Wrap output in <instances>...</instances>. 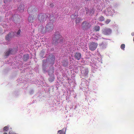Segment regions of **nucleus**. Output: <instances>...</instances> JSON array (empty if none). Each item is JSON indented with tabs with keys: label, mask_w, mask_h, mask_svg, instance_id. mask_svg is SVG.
Listing matches in <instances>:
<instances>
[{
	"label": "nucleus",
	"mask_w": 134,
	"mask_h": 134,
	"mask_svg": "<svg viewBox=\"0 0 134 134\" xmlns=\"http://www.w3.org/2000/svg\"><path fill=\"white\" fill-rule=\"evenodd\" d=\"M54 19L53 17H50V21L52 23L50 22L47 24L46 27V30L47 31H50L53 30L54 28V25L53 24V22L54 21V20L53 21L52 20L53 19Z\"/></svg>",
	"instance_id": "1"
},
{
	"label": "nucleus",
	"mask_w": 134,
	"mask_h": 134,
	"mask_svg": "<svg viewBox=\"0 0 134 134\" xmlns=\"http://www.w3.org/2000/svg\"><path fill=\"white\" fill-rule=\"evenodd\" d=\"M63 38L61 35H56L53 39V43L55 44L59 43L62 42Z\"/></svg>",
	"instance_id": "2"
},
{
	"label": "nucleus",
	"mask_w": 134,
	"mask_h": 134,
	"mask_svg": "<svg viewBox=\"0 0 134 134\" xmlns=\"http://www.w3.org/2000/svg\"><path fill=\"white\" fill-rule=\"evenodd\" d=\"M116 13V12L114 10L112 9V7L110 6L108 7L107 10H105L104 12V13L107 16L111 15H113V13Z\"/></svg>",
	"instance_id": "3"
},
{
	"label": "nucleus",
	"mask_w": 134,
	"mask_h": 134,
	"mask_svg": "<svg viewBox=\"0 0 134 134\" xmlns=\"http://www.w3.org/2000/svg\"><path fill=\"white\" fill-rule=\"evenodd\" d=\"M82 29L84 30H87L89 29L91 26V24L89 22L84 21L82 23Z\"/></svg>",
	"instance_id": "4"
},
{
	"label": "nucleus",
	"mask_w": 134,
	"mask_h": 134,
	"mask_svg": "<svg viewBox=\"0 0 134 134\" xmlns=\"http://www.w3.org/2000/svg\"><path fill=\"white\" fill-rule=\"evenodd\" d=\"M98 44L94 42H92L89 44V47L90 50L94 51L97 48Z\"/></svg>",
	"instance_id": "5"
},
{
	"label": "nucleus",
	"mask_w": 134,
	"mask_h": 134,
	"mask_svg": "<svg viewBox=\"0 0 134 134\" xmlns=\"http://www.w3.org/2000/svg\"><path fill=\"white\" fill-rule=\"evenodd\" d=\"M102 32L105 35H109L111 33L112 30L110 28H105L102 30Z\"/></svg>",
	"instance_id": "6"
},
{
	"label": "nucleus",
	"mask_w": 134,
	"mask_h": 134,
	"mask_svg": "<svg viewBox=\"0 0 134 134\" xmlns=\"http://www.w3.org/2000/svg\"><path fill=\"white\" fill-rule=\"evenodd\" d=\"M53 69L50 70L48 71V75L50 76V77L49 79V81L52 82L54 80V77L53 73Z\"/></svg>",
	"instance_id": "7"
},
{
	"label": "nucleus",
	"mask_w": 134,
	"mask_h": 134,
	"mask_svg": "<svg viewBox=\"0 0 134 134\" xmlns=\"http://www.w3.org/2000/svg\"><path fill=\"white\" fill-rule=\"evenodd\" d=\"M45 16V15L43 14H41L38 15L39 20L41 23H43L46 20Z\"/></svg>",
	"instance_id": "8"
},
{
	"label": "nucleus",
	"mask_w": 134,
	"mask_h": 134,
	"mask_svg": "<svg viewBox=\"0 0 134 134\" xmlns=\"http://www.w3.org/2000/svg\"><path fill=\"white\" fill-rule=\"evenodd\" d=\"M88 72V70L87 68H82L81 69V73L85 76L87 77Z\"/></svg>",
	"instance_id": "9"
},
{
	"label": "nucleus",
	"mask_w": 134,
	"mask_h": 134,
	"mask_svg": "<svg viewBox=\"0 0 134 134\" xmlns=\"http://www.w3.org/2000/svg\"><path fill=\"white\" fill-rule=\"evenodd\" d=\"M39 31L42 33H45L47 31L46 28H44L42 25L40 26L39 27Z\"/></svg>",
	"instance_id": "10"
},
{
	"label": "nucleus",
	"mask_w": 134,
	"mask_h": 134,
	"mask_svg": "<svg viewBox=\"0 0 134 134\" xmlns=\"http://www.w3.org/2000/svg\"><path fill=\"white\" fill-rule=\"evenodd\" d=\"M86 13L89 15H91L94 13V10L93 9L90 10L86 9Z\"/></svg>",
	"instance_id": "11"
},
{
	"label": "nucleus",
	"mask_w": 134,
	"mask_h": 134,
	"mask_svg": "<svg viewBox=\"0 0 134 134\" xmlns=\"http://www.w3.org/2000/svg\"><path fill=\"white\" fill-rule=\"evenodd\" d=\"M14 52L13 49H9L7 50L5 53V56L6 57L8 56L9 55L11 54H13L14 53Z\"/></svg>",
	"instance_id": "12"
},
{
	"label": "nucleus",
	"mask_w": 134,
	"mask_h": 134,
	"mask_svg": "<svg viewBox=\"0 0 134 134\" xmlns=\"http://www.w3.org/2000/svg\"><path fill=\"white\" fill-rule=\"evenodd\" d=\"M24 6L23 4H21L19 5L18 10L21 12H23L24 10Z\"/></svg>",
	"instance_id": "13"
},
{
	"label": "nucleus",
	"mask_w": 134,
	"mask_h": 134,
	"mask_svg": "<svg viewBox=\"0 0 134 134\" xmlns=\"http://www.w3.org/2000/svg\"><path fill=\"white\" fill-rule=\"evenodd\" d=\"M36 19V18L34 16H29L28 18V20L30 22L32 23L34 22Z\"/></svg>",
	"instance_id": "14"
},
{
	"label": "nucleus",
	"mask_w": 134,
	"mask_h": 134,
	"mask_svg": "<svg viewBox=\"0 0 134 134\" xmlns=\"http://www.w3.org/2000/svg\"><path fill=\"white\" fill-rule=\"evenodd\" d=\"M81 54L80 53H76L75 56L76 59L78 60H79L81 58Z\"/></svg>",
	"instance_id": "15"
},
{
	"label": "nucleus",
	"mask_w": 134,
	"mask_h": 134,
	"mask_svg": "<svg viewBox=\"0 0 134 134\" xmlns=\"http://www.w3.org/2000/svg\"><path fill=\"white\" fill-rule=\"evenodd\" d=\"M34 9L32 7H31L29 8H28V13L30 14L31 13H32L34 12L35 11L34 10Z\"/></svg>",
	"instance_id": "16"
},
{
	"label": "nucleus",
	"mask_w": 134,
	"mask_h": 134,
	"mask_svg": "<svg viewBox=\"0 0 134 134\" xmlns=\"http://www.w3.org/2000/svg\"><path fill=\"white\" fill-rule=\"evenodd\" d=\"M12 33H10L9 34L5 37L6 40L9 41L12 37Z\"/></svg>",
	"instance_id": "17"
},
{
	"label": "nucleus",
	"mask_w": 134,
	"mask_h": 134,
	"mask_svg": "<svg viewBox=\"0 0 134 134\" xmlns=\"http://www.w3.org/2000/svg\"><path fill=\"white\" fill-rule=\"evenodd\" d=\"M100 47L102 48H105L106 47L107 44L105 43L102 42L101 43L99 44Z\"/></svg>",
	"instance_id": "18"
},
{
	"label": "nucleus",
	"mask_w": 134,
	"mask_h": 134,
	"mask_svg": "<svg viewBox=\"0 0 134 134\" xmlns=\"http://www.w3.org/2000/svg\"><path fill=\"white\" fill-rule=\"evenodd\" d=\"M78 16V15L77 13H75L74 14L72 15L71 16V18L72 19H76Z\"/></svg>",
	"instance_id": "19"
},
{
	"label": "nucleus",
	"mask_w": 134,
	"mask_h": 134,
	"mask_svg": "<svg viewBox=\"0 0 134 134\" xmlns=\"http://www.w3.org/2000/svg\"><path fill=\"white\" fill-rule=\"evenodd\" d=\"M29 56L27 54H26L24 56L23 60L24 61H26L29 58Z\"/></svg>",
	"instance_id": "20"
},
{
	"label": "nucleus",
	"mask_w": 134,
	"mask_h": 134,
	"mask_svg": "<svg viewBox=\"0 0 134 134\" xmlns=\"http://www.w3.org/2000/svg\"><path fill=\"white\" fill-rule=\"evenodd\" d=\"M76 19V23L80 22L82 20L81 18L79 17L77 18V17Z\"/></svg>",
	"instance_id": "21"
},
{
	"label": "nucleus",
	"mask_w": 134,
	"mask_h": 134,
	"mask_svg": "<svg viewBox=\"0 0 134 134\" xmlns=\"http://www.w3.org/2000/svg\"><path fill=\"white\" fill-rule=\"evenodd\" d=\"M9 125H8L7 126L4 127L3 129V130L4 132H6L8 130L9 128Z\"/></svg>",
	"instance_id": "22"
},
{
	"label": "nucleus",
	"mask_w": 134,
	"mask_h": 134,
	"mask_svg": "<svg viewBox=\"0 0 134 134\" xmlns=\"http://www.w3.org/2000/svg\"><path fill=\"white\" fill-rule=\"evenodd\" d=\"M98 20L99 21H102L104 20V18L103 16H101L99 18Z\"/></svg>",
	"instance_id": "23"
},
{
	"label": "nucleus",
	"mask_w": 134,
	"mask_h": 134,
	"mask_svg": "<svg viewBox=\"0 0 134 134\" xmlns=\"http://www.w3.org/2000/svg\"><path fill=\"white\" fill-rule=\"evenodd\" d=\"M94 30L96 31H99L100 30V27L98 26H96L94 27Z\"/></svg>",
	"instance_id": "24"
},
{
	"label": "nucleus",
	"mask_w": 134,
	"mask_h": 134,
	"mask_svg": "<svg viewBox=\"0 0 134 134\" xmlns=\"http://www.w3.org/2000/svg\"><path fill=\"white\" fill-rule=\"evenodd\" d=\"M125 45L124 44H122L120 46V48L122 50H125Z\"/></svg>",
	"instance_id": "25"
},
{
	"label": "nucleus",
	"mask_w": 134,
	"mask_h": 134,
	"mask_svg": "<svg viewBox=\"0 0 134 134\" xmlns=\"http://www.w3.org/2000/svg\"><path fill=\"white\" fill-rule=\"evenodd\" d=\"M58 132L60 133V134H65V132L64 133V132L63 129L59 130L58 131Z\"/></svg>",
	"instance_id": "26"
},
{
	"label": "nucleus",
	"mask_w": 134,
	"mask_h": 134,
	"mask_svg": "<svg viewBox=\"0 0 134 134\" xmlns=\"http://www.w3.org/2000/svg\"><path fill=\"white\" fill-rule=\"evenodd\" d=\"M111 21V20L110 19H107L105 22V24H108Z\"/></svg>",
	"instance_id": "27"
},
{
	"label": "nucleus",
	"mask_w": 134,
	"mask_h": 134,
	"mask_svg": "<svg viewBox=\"0 0 134 134\" xmlns=\"http://www.w3.org/2000/svg\"><path fill=\"white\" fill-rule=\"evenodd\" d=\"M97 60L98 61L100 64L102 63V60L101 58H98Z\"/></svg>",
	"instance_id": "28"
},
{
	"label": "nucleus",
	"mask_w": 134,
	"mask_h": 134,
	"mask_svg": "<svg viewBox=\"0 0 134 134\" xmlns=\"http://www.w3.org/2000/svg\"><path fill=\"white\" fill-rule=\"evenodd\" d=\"M55 58L54 57H53L52 58V64H54V62L55 60Z\"/></svg>",
	"instance_id": "29"
},
{
	"label": "nucleus",
	"mask_w": 134,
	"mask_h": 134,
	"mask_svg": "<svg viewBox=\"0 0 134 134\" xmlns=\"http://www.w3.org/2000/svg\"><path fill=\"white\" fill-rule=\"evenodd\" d=\"M21 32V30H19L17 31L16 33V35L17 36H19L20 35V32Z\"/></svg>",
	"instance_id": "30"
},
{
	"label": "nucleus",
	"mask_w": 134,
	"mask_h": 134,
	"mask_svg": "<svg viewBox=\"0 0 134 134\" xmlns=\"http://www.w3.org/2000/svg\"><path fill=\"white\" fill-rule=\"evenodd\" d=\"M14 132L12 131H10L9 132V134H16Z\"/></svg>",
	"instance_id": "31"
},
{
	"label": "nucleus",
	"mask_w": 134,
	"mask_h": 134,
	"mask_svg": "<svg viewBox=\"0 0 134 134\" xmlns=\"http://www.w3.org/2000/svg\"><path fill=\"white\" fill-rule=\"evenodd\" d=\"M97 36V37L98 38H100V35H98V34Z\"/></svg>",
	"instance_id": "32"
},
{
	"label": "nucleus",
	"mask_w": 134,
	"mask_h": 134,
	"mask_svg": "<svg viewBox=\"0 0 134 134\" xmlns=\"http://www.w3.org/2000/svg\"><path fill=\"white\" fill-rule=\"evenodd\" d=\"M131 35L132 36L134 35V32H133L131 33Z\"/></svg>",
	"instance_id": "33"
},
{
	"label": "nucleus",
	"mask_w": 134,
	"mask_h": 134,
	"mask_svg": "<svg viewBox=\"0 0 134 134\" xmlns=\"http://www.w3.org/2000/svg\"><path fill=\"white\" fill-rule=\"evenodd\" d=\"M53 6V4H51L50 5V6H51V7H52Z\"/></svg>",
	"instance_id": "34"
},
{
	"label": "nucleus",
	"mask_w": 134,
	"mask_h": 134,
	"mask_svg": "<svg viewBox=\"0 0 134 134\" xmlns=\"http://www.w3.org/2000/svg\"><path fill=\"white\" fill-rule=\"evenodd\" d=\"M3 134H8V133L6 132H4Z\"/></svg>",
	"instance_id": "35"
},
{
	"label": "nucleus",
	"mask_w": 134,
	"mask_h": 134,
	"mask_svg": "<svg viewBox=\"0 0 134 134\" xmlns=\"http://www.w3.org/2000/svg\"><path fill=\"white\" fill-rule=\"evenodd\" d=\"M65 131H66V128H65Z\"/></svg>",
	"instance_id": "36"
},
{
	"label": "nucleus",
	"mask_w": 134,
	"mask_h": 134,
	"mask_svg": "<svg viewBox=\"0 0 134 134\" xmlns=\"http://www.w3.org/2000/svg\"><path fill=\"white\" fill-rule=\"evenodd\" d=\"M133 41L134 42V38H133Z\"/></svg>",
	"instance_id": "37"
},
{
	"label": "nucleus",
	"mask_w": 134,
	"mask_h": 134,
	"mask_svg": "<svg viewBox=\"0 0 134 134\" xmlns=\"http://www.w3.org/2000/svg\"><path fill=\"white\" fill-rule=\"evenodd\" d=\"M43 65H43V68L44 67Z\"/></svg>",
	"instance_id": "38"
}]
</instances>
